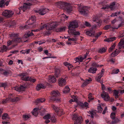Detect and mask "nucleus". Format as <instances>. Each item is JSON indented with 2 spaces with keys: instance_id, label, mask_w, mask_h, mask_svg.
Listing matches in <instances>:
<instances>
[{
  "instance_id": "obj_49",
  "label": "nucleus",
  "mask_w": 124,
  "mask_h": 124,
  "mask_svg": "<svg viewBox=\"0 0 124 124\" xmlns=\"http://www.w3.org/2000/svg\"><path fill=\"white\" fill-rule=\"evenodd\" d=\"M92 94L91 93H90L88 95V98L89 100H93L94 98H93L92 97Z\"/></svg>"
},
{
  "instance_id": "obj_28",
  "label": "nucleus",
  "mask_w": 124,
  "mask_h": 124,
  "mask_svg": "<svg viewBox=\"0 0 124 124\" xmlns=\"http://www.w3.org/2000/svg\"><path fill=\"white\" fill-rule=\"evenodd\" d=\"M124 45V38L122 40H121L118 44V48L119 49H120L122 48L123 47H124L123 46Z\"/></svg>"
},
{
  "instance_id": "obj_19",
  "label": "nucleus",
  "mask_w": 124,
  "mask_h": 124,
  "mask_svg": "<svg viewBox=\"0 0 124 124\" xmlns=\"http://www.w3.org/2000/svg\"><path fill=\"white\" fill-rule=\"evenodd\" d=\"M58 83L59 85L61 86H62L65 85L66 83V81L65 79L61 78L59 79Z\"/></svg>"
},
{
  "instance_id": "obj_10",
  "label": "nucleus",
  "mask_w": 124,
  "mask_h": 124,
  "mask_svg": "<svg viewBox=\"0 0 124 124\" xmlns=\"http://www.w3.org/2000/svg\"><path fill=\"white\" fill-rule=\"evenodd\" d=\"M14 13L13 11L8 10H6L3 11L2 15L7 18L11 17L13 15Z\"/></svg>"
},
{
  "instance_id": "obj_39",
  "label": "nucleus",
  "mask_w": 124,
  "mask_h": 124,
  "mask_svg": "<svg viewBox=\"0 0 124 124\" xmlns=\"http://www.w3.org/2000/svg\"><path fill=\"white\" fill-rule=\"evenodd\" d=\"M6 1V0H2L0 1V8H3L5 7L4 2Z\"/></svg>"
},
{
  "instance_id": "obj_32",
  "label": "nucleus",
  "mask_w": 124,
  "mask_h": 124,
  "mask_svg": "<svg viewBox=\"0 0 124 124\" xmlns=\"http://www.w3.org/2000/svg\"><path fill=\"white\" fill-rule=\"evenodd\" d=\"M60 71L58 69H56L55 70V75L56 77H58L60 75Z\"/></svg>"
},
{
  "instance_id": "obj_7",
  "label": "nucleus",
  "mask_w": 124,
  "mask_h": 124,
  "mask_svg": "<svg viewBox=\"0 0 124 124\" xmlns=\"http://www.w3.org/2000/svg\"><path fill=\"white\" fill-rule=\"evenodd\" d=\"M60 94V93L58 91H53L51 93V96L50 98V100H51L56 101H59V99H58V97Z\"/></svg>"
},
{
  "instance_id": "obj_62",
  "label": "nucleus",
  "mask_w": 124,
  "mask_h": 124,
  "mask_svg": "<svg viewBox=\"0 0 124 124\" xmlns=\"http://www.w3.org/2000/svg\"><path fill=\"white\" fill-rule=\"evenodd\" d=\"M36 108H37L36 109H37L38 111L41 110H42V109H43V108L41 106Z\"/></svg>"
},
{
  "instance_id": "obj_41",
  "label": "nucleus",
  "mask_w": 124,
  "mask_h": 124,
  "mask_svg": "<svg viewBox=\"0 0 124 124\" xmlns=\"http://www.w3.org/2000/svg\"><path fill=\"white\" fill-rule=\"evenodd\" d=\"M119 71V70L118 69H114L113 70L111 73L112 74H117L118 73Z\"/></svg>"
},
{
  "instance_id": "obj_18",
  "label": "nucleus",
  "mask_w": 124,
  "mask_h": 124,
  "mask_svg": "<svg viewBox=\"0 0 124 124\" xmlns=\"http://www.w3.org/2000/svg\"><path fill=\"white\" fill-rule=\"evenodd\" d=\"M40 29L39 28L38 29H36L35 30H32L31 31H29L26 37V38H28L30 36H31L33 35V34L32 33V31L36 32V31H40Z\"/></svg>"
},
{
  "instance_id": "obj_6",
  "label": "nucleus",
  "mask_w": 124,
  "mask_h": 124,
  "mask_svg": "<svg viewBox=\"0 0 124 124\" xmlns=\"http://www.w3.org/2000/svg\"><path fill=\"white\" fill-rule=\"evenodd\" d=\"M57 26V25L55 22H52L49 23L47 25L46 24H44L43 25L40 26L39 28L40 31L42 30L45 28H46L47 30H51L54 28H55Z\"/></svg>"
},
{
  "instance_id": "obj_1",
  "label": "nucleus",
  "mask_w": 124,
  "mask_h": 124,
  "mask_svg": "<svg viewBox=\"0 0 124 124\" xmlns=\"http://www.w3.org/2000/svg\"><path fill=\"white\" fill-rule=\"evenodd\" d=\"M26 73H23L20 74L19 75V76L21 77L22 79L25 81L22 85L16 86L14 88L15 90L18 91H24L26 88L28 87L31 84L26 81H29L31 82L32 83H34L36 81V79L32 78L31 77L26 76Z\"/></svg>"
},
{
  "instance_id": "obj_14",
  "label": "nucleus",
  "mask_w": 124,
  "mask_h": 124,
  "mask_svg": "<svg viewBox=\"0 0 124 124\" xmlns=\"http://www.w3.org/2000/svg\"><path fill=\"white\" fill-rule=\"evenodd\" d=\"M104 70H105L104 69H102L101 73L98 74L97 76L96 77V81L100 83H102V82L101 80V78L103 76Z\"/></svg>"
},
{
  "instance_id": "obj_45",
  "label": "nucleus",
  "mask_w": 124,
  "mask_h": 124,
  "mask_svg": "<svg viewBox=\"0 0 124 124\" xmlns=\"http://www.w3.org/2000/svg\"><path fill=\"white\" fill-rule=\"evenodd\" d=\"M7 86V84L6 83H0V87H3L5 88Z\"/></svg>"
},
{
  "instance_id": "obj_54",
  "label": "nucleus",
  "mask_w": 124,
  "mask_h": 124,
  "mask_svg": "<svg viewBox=\"0 0 124 124\" xmlns=\"http://www.w3.org/2000/svg\"><path fill=\"white\" fill-rule=\"evenodd\" d=\"M68 40L69 41L71 40L72 41H76L77 40V38H68Z\"/></svg>"
},
{
  "instance_id": "obj_47",
  "label": "nucleus",
  "mask_w": 124,
  "mask_h": 124,
  "mask_svg": "<svg viewBox=\"0 0 124 124\" xmlns=\"http://www.w3.org/2000/svg\"><path fill=\"white\" fill-rule=\"evenodd\" d=\"M115 61V58H111L108 61V62H110L111 63H114Z\"/></svg>"
},
{
  "instance_id": "obj_22",
  "label": "nucleus",
  "mask_w": 124,
  "mask_h": 124,
  "mask_svg": "<svg viewBox=\"0 0 124 124\" xmlns=\"http://www.w3.org/2000/svg\"><path fill=\"white\" fill-rule=\"evenodd\" d=\"M79 106L82 108H86V109L88 107V103L87 102H85L84 103L81 102H80L78 103Z\"/></svg>"
},
{
  "instance_id": "obj_16",
  "label": "nucleus",
  "mask_w": 124,
  "mask_h": 124,
  "mask_svg": "<svg viewBox=\"0 0 124 124\" xmlns=\"http://www.w3.org/2000/svg\"><path fill=\"white\" fill-rule=\"evenodd\" d=\"M101 96L105 101H107L109 99L108 95L107 92L103 91L101 94Z\"/></svg>"
},
{
  "instance_id": "obj_5",
  "label": "nucleus",
  "mask_w": 124,
  "mask_h": 124,
  "mask_svg": "<svg viewBox=\"0 0 124 124\" xmlns=\"http://www.w3.org/2000/svg\"><path fill=\"white\" fill-rule=\"evenodd\" d=\"M30 2L27 3H24L23 6L21 7L20 8L24 12L27 9L30 8V6L33 5H35L38 2V1L36 0H27Z\"/></svg>"
},
{
  "instance_id": "obj_24",
  "label": "nucleus",
  "mask_w": 124,
  "mask_h": 124,
  "mask_svg": "<svg viewBox=\"0 0 124 124\" xmlns=\"http://www.w3.org/2000/svg\"><path fill=\"white\" fill-rule=\"evenodd\" d=\"M66 27H61L60 28H57L55 29V31L56 32H60L64 31L65 30Z\"/></svg>"
},
{
  "instance_id": "obj_31",
  "label": "nucleus",
  "mask_w": 124,
  "mask_h": 124,
  "mask_svg": "<svg viewBox=\"0 0 124 124\" xmlns=\"http://www.w3.org/2000/svg\"><path fill=\"white\" fill-rule=\"evenodd\" d=\"M9 101H10V98H9V97L3 100L1 103L3 104H5L8 103Z\"/></svg>"
},
{
  "instance_id": "obj_8",
  "label": "nucleus",
  "mask_w": 124,
  "mask_h": 124,
  "mask_svg": "<svg viewBox=\"0 0 124 124\" xmlns=\"http://www.w3.org/2000/svg\"><path fill=\"white\" fill-rule=\"evenodd\" d=\"M72 118L74 120V124H81L82 122V117L78 116L77 114H74Z\"/></svg>"
},
{
  "instance_id": "obj_37",
  "label": "nucleus",
  "mask_w": 124,
  "mask_h": 124,
  "mask_svg": "<svg viewBox=\"0 0 124 124\" xmlns=\"http://www.w3.org/2000/svg\"><path fill=\"white\" fill-rule=\"evenodd\" d=\"M116 38L115 37H113L110 38H107L105 39L104 40V41H107L108 42H109L110 41H112L116 39Z\"/></svg>"
},
{
  "instance_id": "obj_3",
  "label": "nucleus",
  "mask_w": 124,
  "mask_h": 124,
  "mask_svg": "<svg viewBox=\"0 0 124 124\" xmlns=\"http://www.w3.org/2000/svg\"><path fill=\"white\" fill-rule=\"evenodd\" d=\"M55 5L59 8L63 9L68 13L71 12L72 10L70 5L65 2H62V1L58 2L56 3Z\"/></svg>"
},
{
  "instance_id": "obj_52",
  "label": "nucleus",
  "mask_w": 124,
  "mask_h": 124,
  "mask_svg": "<svg viewBox=\"0 0 124 124\" xmlns=\"http://www.w3.org/2000/svg\"><path fill=\"white\" fill-rule=\"evenodd\" d=\"M118 93L119 92L118 91L116 90H114V94L115 96H116V97H118Z\"/></svg>"
},
{
  "instance_id": "obj_55",
  "label": "nucleus",
  "mask_w": 124,
  "mask_h": 124,
  "mask_svg": "<svg viewBox=\"0 0 124 124\" xmlns=\"http://www.w3.org/2000/svg\"><path fill=\"white\" fill-rule=\"evenodd\" d=\"M88 84V83L87 82V81H85L82 84V85L81 86L82 87H84L86 85Z\"/></svg>"
},
{
  "instance_id": "obj_59",
  "label": "nucleus",
  "mask_w": 124,
  "mask_h": 124,
  "mask_svg": "<svg viewBox=\"0 0 124 124\" xmlns=\"http://www.w3.org/2000/svg\"><path fill=\"white\" fill-rule=\"evenodd\" d=\"M9 74V72L7 71H5L3 73V74L6 76L8 75Z\"/></svg>"
},
{
  "instance_id": "obj_20",
  "label": "nucleus",
  "mask_w": 124,
  "mask_h": 124,
  "mask_svg": "<svg viewBox=\"0 0 124 124\" xmlns=\"http://www.w3.org/2000/svg\"><path fill=\"white\" fill-rule=\"evenodd\" d=\"M120 52V49L117 50L116 49L114 52L112 53L111 54L110 56V57L111 58L112 57L116 56Z\"/></svg>"
},
{
  "instance_id": "obj_51",
  "label": "nucleus",
  "mask_w": 124,
  "mask_h": 124,
  "mask_svg": "<svg viewBox=\"0 0 124 124\" xmlns=\"http://www.w3.org/2000/svg\"><path fill=\"white\" fill-rule=\"evenodd\" d=\"M111 28L110 25H107L105 26L104 27V29L105 30H107Z\"/></svg>"
},
{
  "instance_id": "obj_43",
  "label": "nucleus",
  "mask_w": 124,
  "mask_h": 124,
  "mask_svg": "<svg viewBox=\"0 0 124 124\" xmlns=\"http://www.w3.org/2000/svg\"><path fill=\"white\" fill-rule=\"evenodd\" d=\"M8 114L7 113L4 114L2 116V118L3 119H8Z\"/></svg>"
},
{
  "instance_id": "obj_11",
  "label": "nucleus",
  "mask_w": 124,
  "mask_h": 124,
  "mask_svg": "<svg viewBox=\"0 0 124 124\" xmlns=\"http://www.w3.org/2000/svg\"><path fill=\"white\" fill-rule=\"evenodd\" d=\"M89 9V7L86 6H84L81 7L79 11L81 14L86 15L88 13Z\"/></svg>"
},
{
  "instance_id": "obj_35",
  "label": "nucleus",
  "mask_w": 124,
  "mask_h": 124,
  "mask_svg": "<svg viewBox=\"0 0 124 124\" xmlns=\"http://www.w3.org/2000/svg\"><path fill=\"white\" fill-rule=\"evenodd\" d=\"M115 3L113 2L111 3L110 4V5L108 6V8H110L111 10H114L115 8Z\"/></svg>"
},
{
  "instance_id": "obj_21",
  "label": "nucleus",
  "mask_w": 124,
  "mask_h": 124,
  "mask_svg": "<svg viewBox=\"0 0 124 124\" xmlns=\"http://www.w3.org/2000/svg\"><path fill=\"white\" fill-rule=\"evenodd\" d=\"M48 80L50 83H52L55 82L56 79L54 76L50 75L49 77Z\"/></svg>"
},
{
  "instance_id": "obj_15",
  "label": "nucleus",
  "mask_w": 124,
  "mask_h": 124,
  "mask_svg": "<svg viewBox=\"0 0 124 124\" xmlns=\"http://www.w3.org/2000/svg\"><path fill=\"white\" fill-rule=\"evenodd\" d=\"M68 32V33L72 35H79L80 33L79 31H76L74 29L69 30Z\"/></svg>"
},
{
  "instance_id": "obj_33",
  "label": "nucleus",
  "mask_w": 124,
  "mask_h": 124,
  "mask_svg": "<svg viewBox=\"0 0 124 124\" xmlns=\"http://www.w3.org/2000/svg\"><path fill=\"white\" fill-rule=\"evenodd\" d=\"M7 49V47L5 46L4 45L0 48V52H3L4 51H6Z\"/></svg>"
},
{
  "instance_id": "obj_29",
  "label": "nucleus",
  "mask_w": 124,
  "mask_h": 124,
  "mask_svg": "<svg viewBox=\"0 0 124 124\" xmlns=\"http://www.w3.org/2000/svg\"><path fill=\"white\" fill-rule=\"evenodd\" d=\"M45 87L44 85L42 84H39L37 85L36 89L38 90H39L41 88L44 89Z\"/></svg>"
},
{
  "instance_id": "obj_58",
  "label": "nucleus",
  "mask_w": 124,
  "mask_h": 124,
  "mask_svg": "<svg viewBox=\"0 0 124 124\" xmlns=\"http://www.w3.org/2000/svg\"><path fill=\"white\" fill-rule=\"evenodd\" d=\"M50 119L51 121L53 122H54L56 121V119L54 116H53L50 117Z\"/></svg>"
},
{
  "instance_id": "obj_17",
  "label": "nucleus",
  "mask_w": 124,
  "mask_h": 124,
  "mask_svg": "<svg viewBox=\"0 0 124 124\" xmlns=\"http://www.w3.org/2000/svg\"><path fill=\"white\" fill-rule=\"evenodd\" d=\"M14 94H10L9 95V98L10 99V101L12 102H14L16 101L19 100V98L17 97H14Z\"/></svg>"
},
{
  "instance_id": "obj_13",
  "label": "nucleus",
  "mask_w": 124,
  "mask_h": 124,
  "mask_svg": "<svg viewBox=\"0 0 124 124\" xmlns=\"http://www.w3.org/2000/svg\"><path fill=\"white\" fill-rule=\"evenodd\" d=\"M48 9L46 8L40 9L38 10H35L36 13H39L41 15H44L48 12Z\"/></svg>"
},
{
  "instance_id": "obj_34",
  "label": "nucleus",
  "mask_w": 124,
  "mask_h": 124,
  "mask_svg": "<svg viewBox=\"0 0 124 124\" xmlns=\"http://www.w3.org/2000/svg\"><path fill=\"white\" fill-rule=\"evenodd\" d=\"M36 108H34L32 112V114L35 116L38 115V111Z\"/></svg>"
},
{
  "instance_id": "obj_57",
  "label": "nucleus",
  "mask_w": 124,
  "mask_h": 124,
  "mask_svg": "<svg viewBox=\"0 0 124 124\" xmlns=\"http://www.w3.org/2000/svg\"><path fill=\"white\" fill-rule=\"evenodd\" d=\"M119 120L118 119H115L113 120L111 122V123L112 124H114L118 122Z\"/></svg>"
},
{
  "instance_id": "obj_23",
  "label": "nucleus",
  "mask_w": 124,
  "mask_h": 124,
  "mask_svg": "<svg viewBox=\"0 0 124 124\" xmlns=\"http://www.w3.org/2000/svg\"><path fill=\"white\" fill-rule=\"evenodd\" d=\"M74 59L76 61V62H75V63L78 62L79 63H80V62H82L84 60L83 57L80 56H79L78 57H76V58H75Z\"/></svg>"
},
{
  "instance_id": "obj_40",
  "label": "nucleus",
  "mask_w": 124,
  "mask_h": 124,
  "mask_svg": "<svg viewBox=\"0 0 124 124\" xmlns=\"http://www.w3.org/2000/svg\"><path fill=\"white\" fill-rule=\"evenodd\" d=\"M31 116L29 115H24L23 116V117L24 120H26L30 118Z\"/></svg>"
},
{
  "instance_id": "obj_50",
  "label": "nucleus",
  "mask_w": 124,
  "mask_h": 124,
  "mask_svg": "<svg viewBox=\"0 0 124 124\" xmlns=\"http://www.w3.org/2000/svg\"><path fill=\"white\" fill-rule=\"evenodd\" d=\"M116 114L114 112L110 114V117L111 119H114L115 118Z\"/></svg>"
},
{
  "instance_id": "obj_9",
  "label": "nucleus",
  "mask_w": 124,
  "mask_h": 124,
  "mask_svg": "<svg viewBox=\"0 0 124 124\" xmlns=\"http://www.w3.org/2000/svg\"><path fill=\"white\" fill-rule=\"evenodd\" d=\"M52 107L59 116H60L61 115L64 114L63 110L61 109L57 106L53 105Z\"/></svg>"
},
{
  "instance_id": "obj_4",
  "label": "nucleus",
  "mask_w": 124,
  "mask_h": 124,
  "mask_svg": "<svg viewBox=\"0 0 124 124\" xmlns=\"http://www.w3.org/2000/svg\"><path fill=\"white\" fill-rule=\"evenodd\" d=\"M36 20V17L34 16H32L30 18V19L26 22V25L24 27V28L26 29H28L33 27H36L38 25H36V23H34Z\"/></svg>"
},
{
  "instance_id": "obj_36",
  "label": "nucleus",
  "mask_w": 124,
  "mask_h": 124,
  "mask_svg": "<svg viewBox=\"0 0 124 124\" xmlns=\"http://www.w3.org/2000/svg\"><path fill=\"white\" fill-rule=\"evenodd\" d=\"M70 90V89L68 86H66L65 87V88L63 90V92L64 93H69Z\"/></svg>"
},
{
  "instance_id": "obj_25",
  "label": "nucleus",
  "mask_w": 124,
  "mask_h": 124,
  "mask_svg": "<svg viewBox=\"0 0 124 124\" xmlns=\"http://www.w3.org/2000/svg\"><path fill=\"white\" fill-rule=\"evenodd\" d=\"M10 37L11 38L13 39V40L15 39L16 37H17L18 36V34L15 33H12L9 34Z\"/></svg>"
},
{
  "instance_id": "obj_61",
  "label": "nucleus",
  "mask_w": 124,
  "mask_h": 124,
  "mask_svg": "<svg viewBox=\"0 0 124 124\" xmlns=\"http://www.w3.org/2000/svg\"><path fill=\"white\" fill-rule=\"evenodd\" d=\"M107 110V107H105L102 113V114H105L106 113V111Z\"/></svg>"
},
{
  "instance_id": "obj_44",
  "label": "nucleus",
  "mask_w": 124,
  "mask_h": 124,
  "mask_svg": "<svg viewBox=\"0 0 124 124\" xmlns=\"http://www.w3.org/2000/svg\"><path fill=\"white\" fill-rule=\"evenodd\" d=\"M115 44L114 43L109 49L108 51L109 52H110L112 51L113 49L115 48Z\"/></svg>"
},
{
  "instance_id": "obj_26",
  "label": "nucleus",
  "mask_w": 124,
  "mask_h": 124,
  "mask_svg": "<svg viewBox=\"0 0 124 124\" xmlns=\"http://www.w3.org/2000/svg\"><path fill=\"white\" fill-rule=\"evenodd\" d=\"M97 69L96 68L91 67L88 71V72L92 73H96Z\"/></svg>"
},
{
  "instance_id": "obj_46",
  "label": "nucleus",
  "mask_w": 124,
  "mask_h": 124,
  "mask_svg": "<svg viewBox=\"0 0 124 124\" xmlns=\"http://www.w3.org/2000/svg\"><path fill=\"white\" fill-rule=\"evenodd\" d=\"M97 108L98 109V112L100 113H101L102 112L103 110L102 108L100 106H98Z\"/></svg>"
},
{
  "instance_id": "obj_48",
  "label": "nucleus",
  "mask_w": 124,
  "mask_h": 124,
  "mask_svg": "<svg viewBox=\"0 0 124 124\" xmlns=\"http://www.w3.org/2000/svg\"><path fill=\"white\" fill-rule=\"evenodd\" d=\"M51 117V116L49 114H47L43 118L44 119H50Z\"/></svg>"
},
{
  "instance_id": "obj_56",
  "label": "nucleus",
  "mask_w": 124,
  "mask_h": 124,
  "mask_svg": "<svg viewBox=\"0 0 124 124\" xmlns=\"http://www.w3.org/2000/svg\"><path fill=\"white\" fill-rule=\"evenodd\" d=\"M92 66L93 67H99V65L95 62L93 63L92 64Z\"/></svg>"
},
{
  "instance_id": "obj_2",
  "label": "nucleus",
  "mask_w": 124,
  "mask_h": 124,
  "mask_svg": "<svg viewBox=\"0 0 124 124\" xmlns=\"http://www.w3.org/2000/svg\"><path fill=\"white\" fill-rule=\"evenodd\" d=\"M94 22H95L97 24L92 26V29L88 30L86 32V34L92 37H96V39H97L98 37L100 36L102 34L101 32H100L98 33L95 34V30H96L97 27H99L102 24L101 20L99 18L95 17L93 19Z\"/></svg>"
},
{
  "instance_id": "obj_12",
  "label": "nucleus",
  "mask_w": 124,
  "mask_h": 124,
  "mask_svg": "<svg viewBox=\"0 0 124 124\" xmlns=\"http://www.w3.org/2000/svg\"><path fill=\"white\" fill-rule=\"evenodd\" d=\"M78 26V22L76 20H75L70 23L68 28L69 30H70L76 28Z\"/></svg>"
},
{
  "instance_id": "obj_27",
  "label": "nucleus",
  "mask_w": 124,
  "mask_h": 124,
  "mask_svg": "<svg viewBox=\"0 0 124 124\" xmlns=\"http://www.w3.org/2000/svg\"><path fill=\"white\" fill-rule=\"evenodd\" d=\"M63 64L65 66L68 67L69 70H70L71 68L73 67L72 65L71 64L67 62H63Z\"/></svg>"
},
{
  "instance_id": "obj_38",
  "label": "nucleus",
  "mask_w": 124,
  "mask_h": 124,
  "mask_svg": "<svg viewBox=\"0 0 124 124\" xmlns=\"http://www.w3.org/2000/svg\"><path fill=\"white\" fill-rule=\"evenodd\" d=\"M107 50L106 47H103L102 48H101L99 49V53L102 54L106 52Z\"/></svg>"
},
{
  "instance_id": "obj_63",
  "label": "nucleus",
  "mask_w": 124,
  "mask_h": 124,
  "mask_svg": "<svg viewBox=\"0 0 124 124\" xmlns=\"http://www.w3.org/2000/svg\"><path fill=\"white\" fill-rule=\"evenodd\" d=\"M12 42L10 40L8 41L7 42V46H9L12 44Z\"/></svg>"
},
{
  "instance_id": "obj_30",
  "label": "nucleus",
  "mask_w": 124,
  "mask_h": 124,
  "mask_svg": "<svg viewBox=\"0 0 124 124\" xmlns=\"http://www.w3.org/2000/svg\"><path fill=\"white\" fill-rule=\"evenodd\" d=\"M45 101V99L44 98H40L37 99L36 100L37 103H42Z\"/></svg>"
},
{
  "instance_id": "obj_53",
  "label": "nucleus",
  "mask_w": 124,
  "mask_h": 124,
  "mask_svg": "<svg viewBox=\"0 0 124 124\" xmlns=\"http://www.w3.org/2000/svg\"><path fill=\"white\" fill-rule=\"evenodd\" d=\"M16 24L15 23L13 22H10V23L8 25L10 27H12L15 25Z\"/></svg>"
},
{
  "instance_id": "obj_60",
  "label": "nucleus",
  "mask_w": 124,
  "mask_h": 124,
  "mask_svg": "<svg viewBox=\"0 0 124 124\" xmlns=\"http://www.w3.org/2000/svg\"><path fill=\"white\" fill-rule=\"evenodd\" d=\"M124 25V21H123L120 24L118 25V28L122 27Z\"/></svg>"
},
{
  "instance_id": "obj_64",
  "label": "nucleus",
  "mask_w": 124,
  "mask_h": 124,
  "mask_svg": "<svg viewBox=\"0 0 124 124\" xmlns=\"http://www.w3.org/2000/svg\"><path fill=\"white\" fill-rule=\"evenodd\" d=\"M43 48L41 46L39 47L38 48V49L39 52H40L43 51Z\"/></svg>"
},
{
  "instance_id": "obj_42",
  "label": "nucleus",
  "mask_w": 124,
  "mask_h": 124,
  "mask_svg": "<svg viewBox=\"0 0 124 124\" xmlns=\"http://www.w3.org/2000/svg\"><path fill=\"white\" fill-rule=\"evenodd\" d=\"M21 39L20 38L16 37L15 39H14L13 41L16 42H19L21 41Z\"/></svg>"
}]
</instances>
